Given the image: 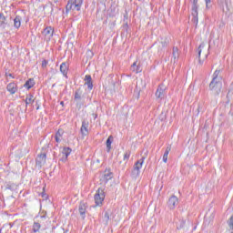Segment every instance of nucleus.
Listing matches in <instances>:
<instances>
[{"mask_svg":"<svg viewBox=\"0 0 233 233\" xmlns=\"http://www.w3.org/2000/svg\"><path fill=\"white\" fill-rule=\"evenodd\" d=\"M35 85V82L34 81V79L30 78L25 82V88H27V90H30V88H32V86H34Z\"/></svg>","mask_w":233,"mask_h":233,"instance_id":"obj_22","label":"nucleus"},{"mask_svg":"<svg viewBox=\"0 0 233 233\" xmlns=\"http://www.w3.org/2000/svg\"><path fill=\"white\" fill-rule=\"evenodd\" d=\"M35 98L32 95H27L25 98V105H32Z\"/></svg>","mask_w":233,"mask_h":233,"instance_id":"obj_24","label":"nucleus"},{"mask_svg":"<svg viewBox=\"0 0 233 233\" xmlns=\"http://www.w3.org/2000/svg\"><path fill=\"white\" fill-rule=\"evenodd\" d=\"M103 201H105V189L99 187L95 195V203L96 207H101Z\"/></svg>","mask_w":233,"mask_h":233,"instance_id":"obj_5","label":"nucleus"},{"mask_svg":"<svg viewBox=\"0 0 233 233\" xmlns=\"http://www.w3.org/2000/svg\"><path fill=\"white\" fill-rule=\"evenodd\" d=\"M104 219L106 220V223H108V220L110 219V212L106 211L105 213Z\"/></svg>","mask_w":233,"mask_h":233,"instance_id":"obj_30","label":"nucleus"},{"mask_svg":"<svg viewBox=\"0 0 233 233\" xmlns=\"http://www.w3.org/2000/svg\"><path fill=\"white\" fill-rule=\"evenodd\" d=\"M60 72H62V74L64 76H66V72H68V65H66V63H62L61 64Z\"/></svg>","mask_w":233,"mask_h":233,"instance_id":"obj_20","label":"nucleus"},{"mask_svg":"<svg viewBox=\"0 0 233 233\" xmlns=\"http://www.w3.org/2000/svg\"><path fill=\"white\" fill-rule=\"evenodd\" d=\"M130 159V152H126L124 154V161H128Z\"/></svg>","mask_w":233,"mask_h":233,"instance_id":"obj_31","label":"nucleus"},{"mask_svg":"<svg viewBox=\"0 0 233 233\" xmlns=\"http://www.w3.org/2000/svg\"><path fill=\"white\" fill-rule=\"evenodd\" d=\"M92 116H93L94 119L97 118V115L96 114H93Z\"/></svg>","mask_w":233,"mask_h":233,"instance_id":"obj_38","label":"nucleus"},{"mask_svg":"<svg viewBox=\"0 0 233 233\" xmlns=\"http://www.w3.org/2000/svg\"><path fill=\"white\" fill-rule=\"evenodd\" d=\"M82 5L83 0H69L66 6V12H70V10L73 12H79Z\"/></svg>","mask_w":233,"mask_h":233,"instance_id":"obj_2","label":"nucleus"},{"mask_svg":"<svg viewBox=\"0 0 233 233\" xmlns=\"http://www.w3.org/2000/svg\"><path fill=\"white\" fill-rule=\"evenodd\" d=\"M97 161V163H99V160H96Z\"/></svg>","mask_w":233,"mask_h":233,"instance_id":"obj_42","label":"nucleus"},{"mask_svg":"<svg viewBox=\"0 0 233 233\" xmlns=\"http://www.w3.org/2000/svg\"><path fill=\"white\" fill-rule=\"evenodd\" d=\"M177 205H179V199L177 198V197L176 196H171L170 198L167 201V207L171 209L174 210V208H176V207H177Z\"/></svg>","mask_w":233,"mask_h":233,"instance_id":"obj_6","label":"nucleus"},{"mask_svg":"<svg viewBox=\"0 0 233 233\" xmlns=\"http://www.w3.org/2000/svg\"><path fill=\"white\" fill-rule=\"evenodd\" d=\"M210 46L207 45V43H202L198 47V63L199 65H203L205 59L208 57V50Z\"/></svg>","mask_w":233,"mask_h":233,"instance_id":"obj_1","label":"nucleus"},{"mask_svg":"<svg viewBox=\"0 0 233 233\" xmlns=\"http://www.w3.org/2000/svg\"><path fill=\"white\" fill-rule=\"evenodd\" d=\"M131 72H136V74H139L141 72V67L137 66V62H135L130 68Z\"/></svg>","mask_w":233,"mask_h":233,"instance_id":"obj_18","label":"nucleus"},{"mask_svg":"<svg viewBox=\"0 0 233 233\" xmlns=\"http://www.w3.org/2000/svg\"><path fill=\"white\" fill-rule=\"evenodd\" d=\"M43 35H45L47 41H50V39H52V36L54 35V28H52L51 26L46 27L43 31Z\"/></svg>","mask_w":233,"mask_h":233,"instance_id":"obj_8","label":"nucleus"},{"mask_svg":"<svg viewBox=\"0 0 233 233\" xmlns=\"http://www.w3.org/2000/svg\"><path fill=\"white\" fill-rule=\"evenodd\" d=\"M111 139H112V137H109L106 140V143L108 152H110V148L112 147V140Z\"/></svg>","mask_w":233,"mask_h":233,"instance_id":"obj_26","label":"nucleus"},{"mask_svg":"<svg viewBox=\"0 0 233 233\" xmlns=\"http://www.w3.org/2000/svg\"><path fill=\"white\" fill-rule=\"evenodd\" d=\"M185 223H187L186 220H181L180 225L177 227V228H183L185 227Z\"/></svg>","mask_w":233,"mask_h":233,"instance_id":"obj_34","label":"nucleus"},{"mask_svg":"<svg viewBox=\"0 0 233 233\" xmlns=\"http://www.w3.org/2000/svg\"><path fill=\"white\" fill-rule=\"evenodd\" d=\"M103 179H104L105 183H106V181H110V179H112V172L105 171Z\"/></svg>","mask_w":233,"mask_h":233,"instance_id":"obj_23","label":"nucleus"},{"mask_svg":"<svg viewBox=\"0 0 233 233\" xmlns=\"http://www.w3.org/2000/svg\"><path fill=\"white\" fill-rule=\"evenodd\" d=\"M219 76V70H216L213 74V79H219V77L218 76Z\"/></svg>","mask_w":233,"mask_h":233,"instance_id":"obj_33","label":"nucleus"},{"mask_svg":"<svg viewBox=\"0 0 233 233\" xmlns=\"http://www.w3.org/2000/svg\"><path fill=\"white\" fill-rule=\"evenodd\" d=\"M147 154H148V151L146 152V156H147Z\"/></svg>","mask_w":233,"mask_h":233,"instance_id":"obj_41","label":"nucleus"},{"mask_svg":"<svg viewBox=\"0 0 233 233\" xmlns=\"http://www.w3.org/2000/svg\"><path fill=\"white\" fill-rule=\"evenodd\" d=\"M45 163H46V154L43 153L38 155V157H36V167L41 168V167L45 165Z\"/></svg>","mask_w":233,"mask_h":233,"instance_id":"obj_9","label":"nucleus"},{"mask_svg":"<svg viewBox=\"0 0 233 233\" xmlns=\"http://www.w3.org/2000/svg\"><path fill=\"white\" fill-rule=\"evenodd\" d=\"M167 87L165 86H159L157 92H156V97L158 99H163L165 97V90Z\"/></svg>","mask_w":233,"mask_h":233,"instance_id":"obj_10","label":"nucleus"},{"mask_svg":"<svg viewBox=\"0 0 233 233\" xmlns=\"http://www.w3.org/2000/svg\"><path fill=\"white\" fill-rule=\"evenodd\" d=\"M206 1V7L208 8V4L210 3V0H205Z\"/></svg>","mask_w":233,"mask_h":233,"instance_id":"obj_37","label":"nucleus"},{"mask_svg":"<svg viewBox=\"0 0 233 233\" xmlns=\"http://www.w3.org/2000/svg\"><path fill=\"white\" fill-rule=\"evenodd\" d=\"M177 59H179V50L177 47H173L171 62L177 63Z\"/></svg>","mask_w":233,"mask_h":233,"instance_id":"obj_13","label":"nucleus"},{"mask_svg":"<svg viewBox=\"0 0 233 233\" xmlns=\"http://www.w3.org/2000/svg\"><path fill=\"white\" fill-rule=\"evenodd\" d=\"M220 1V3H223L225 0H219Z\"/></svg>","mask_w":233,"mask_h":233,"instance_id":"obj_40","label":"nucleus"},{"mask_svg":"<svg viewBox=\"0 0 233 233\" xmlns=\"http://www.w3.org/2000/svg\"><path fill=\"white\" fill-rule=\"evenodd\" d=\"M209 88L215 94H219L221 92V78H213L209 84Z\"/></svg>","mask_w":233,"mask_h":233,"instance_id":"obj_4","label":"nucleus"},{"mask_svg":"<svg viewBox=\"0 0 233 233\" xmlns=\"http://www.w3.org/2000/svg\"><path fill=\"white\" fill-rule=\"evenodd\" d=\"M79 212H80L81 216H84V214L86 212V205H85V203H80Z\"/></svg>","mask_w":233,"mask_h":233,"instance_id":"obj_25","label":"nucleus"},{"mask_svg":"<svg viewBox=\"0 0 233 233\" xmlns=\"http://www.w3.org/2000/svg\"><path fill=\"white\" fill-rule=\"evenodd\" d=\"M47 64H48V62H46V60H44L42 62V66L45 67V66H46Z\"/></svg>","mask_w":233,"mask_h":233,"instance_id":"obj_36","label":"nucleus"},{"mask_svg":"<svg viewBox=\"0 0 233 233\" xmlns=\"http://www.w3.org/2000/svg\"><path fill=\"white\" fill-rule=\"evenodd\" d=\"M147 156L142 157L141 159L137 160L134 166L132 176L133 177H137L139 174H141V168H143V163H145V159Z\"/></svg>","mask_w":233,"mask_h":233,"instance_id":"obj_3","label":"nucleus"},{"mask_svg":"<svg viewBox=\"0 0 233 233\" xmlns=\"http://www.w3.org/2000/svg\"><path fill=\"white\" fill-rule=\"evenodd\" d=\"M146 86L147 83L141 79L137 83V91L141 92V90H145Z\"/></svg>","mask_w":233,"mask_h":233,"instance_id":"obj_15","label":"nucleus"},{"mask_svg":"<svg viewBox=\"0 0 233 233\" xmlns=\"http://www.w3.org/2000/svg\"><path fill=\"white\" fill-rule=\"evenodd\" d=\"M160 44H161V47L165 48V46H167V45H168V39L167 38H161Z\"/></svg>","mask_w":233,"mask_h":233,"instance_id":"obj_28","label":"nucleus"},{"mask_svg":"<svg viewBox=\"0 0 233 233\" xmlns=\"http://www.w3.org/2000/svg\"><path fill=\"white\" fill-rule=\"evenodd\" d=\"M39 228H41V224L35 222L33 225L34 232H39Z\"/></svg>","mask_w":233,"mask_h":233,"instance_id":"obj_27","label":"nucleus"},{"mask_svg":"<svg viewBox=\"0 0 233 233\" xmlns=\"http://www.w3.org/2000/svg\"><path fill=\"white\" fill-rule=\"evenodd\" d=\"M14 26L15 28H20L21 27V16L17 15L14 19Z\"/></svg>","mask_w":233,"mask_h":233,"instance_id":"obj_21","label":"nucleus"},{"mask_svg":"<svg viewBox=\"0 0 233 233\" xmlns=\"http://www.w3.org/2000/svg\"><path fill=\"white\" fill-rule=\"evenodd\" d=\"M88 122L86 120L82 122V127L80 129L82 136H88Z\"/></svg>","mask_w":233,"mask_h":233,"instance_id":"obj_12","label":"nucleus"},{"mask_svg":"<svg viewBox=\"0 0 233 233\" xmlns=\"http://www.w3.org/2000/svg\"><path fill=\"white\" fill-rule=\"evenodd\" d=\"M0 233H1V229H0Z\"/></svg>","mask_w":233,"mask_h":233,"instance_id":"obj_43","label":"nucleus"},{"mask_svg":"<svg viewBox=\"0 0 233 233\" xmlns=\"http://www.w3.org/2000/svg\"><path fill=\"white\" fill-rule=\"evenodd\" d=\"M86 56H87V57L91 58V57L94 56V53H93L91 50H88V51L86 52Z\"/></svg>","mask_w":233,"mask_h":233,"instance_id":"obj_35","label":"nucleus"},{"mask_svg":"<svg viewBox=\"0 0 233 233\" xmlns=\"http://www.w3.org/2000/svg\"><path fill=\"white\" fill-rule=\"evenodd\" d=\"M63 134H65V131H63V129H58L55 137L56 143H61V138L63 137Z\"/></svg>","mask_w":233,"mask_h":233,"instance_id":"obj_17","label":"nucleus"},{"mask_svg":"<svg viewBox=\"0 0 233 233\" xmlns=\"http://www.w3.org/2000/svg\"><path fill=\"white\" fill-rule=\"evenodd\" d=\"M6 21V18L5 17V15L0 14V25H3Z\"/></svg>","mask_w":233,"mask_h":233,"instance_id":"obj_32","label":"nucleus"},{"mask_svg":"<svg viewBox=\"0 0 233 233\" xmlns=\"http://www.w3.org/2000/svg\"><path fill=\"white\" fill-rule=\"evenodd\" d=\"M198 1V0H192V15L194 17V23H198V8H199Z\"/></svg>","mask_w":233,"mask_h":233,"instance_id":"obj_7","label":"nucleus"},{"mask_svg":"<svg viewBox=\"0 0 233 233\" xmlns=\"http://www.w3.org/2000/svg\"><path fill=\"white\" fill-rule=\"evenodd\" d=\"M85 85L87 86V88L89 90H92L94 86L92 85V76L90 75H86L85 76Z\"/></svg>","mask_w":233,"mask_h":233,"instance_id":"obj_14","label":"nucleus"},{"mask_svg":"<svg viewBox=\"0 0 233 233\" xmlns=\"http://www.w3.org/2000/svg\"><path fill=\"white\" fill-rule=\"evenodd\" d=\"M75 99L76 100L81 99V91H79V90L76 91V93H75Z\"/></svg>","mask_w":233,"mask_h":233,"instance_id":"obj_29","label":"nucleus"},{"mask_svg":"<svg viewBox=\"0 0 233 233\" xmlns=\"http://www.w3.org/2000/svg\"><path fill=\"white\" fill-rule=\"evenodd\" d=\"M170 150H172V147L170 146H168L167 148H166V151L163 155V161L165 163H167V161H168V154H170Z\"/></svg>","mask_w":233,"mask_h":233,"instance_id":"obj_19","label":"nucleus"},{"mask_svg":"<svg viewBox=\"0 0 233 233\" xmlns=\"http://www.w3.org/2000/svg\"><path fill=\"white\" fill-rule=\"evenodd\" d=\"M7 90L10 92V94H15V92H17V85L15 83L8 84Z\"/></svg>","mask_w":233,"mask_h":233,"instance_id":"obj_16","label":"nucleus"},{"mask_svg":"<svg viewBox=\"0 0 233 233\" xmlns=\"http://www.w3.org/2000/svg\"><path fill=\"white\" fill-rule=\"evenodd\" d=\"M60 105H62V106L65 105V102L60 103Z\"/></svg>","mask_w":233,"mask_h":233,"instance_id":"obj_39","label":"nucleus"},{"mask_svg":"<svg viewBox=\"0 0 233 233\" xmlns=\"http://www.w3.org/2000/svg\"><path fill=\"white\" fill-rule=\"evenodd\" d=\"M69 154H72V149L70 147H64L62 150V158L61 161H66L68 159Z\"/></svg>","mask_w":233,"mask_h":233,"instance_id":"obj_11","label":"nucleus"}]
</instances>
